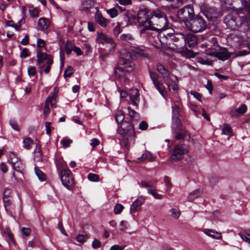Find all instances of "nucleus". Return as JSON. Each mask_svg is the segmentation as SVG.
<instances>
[{"label": "nucleus", "instance_id": "obj_1", "mask_svg": "<svg viewBox=\"0 0 250 250\" xmlns=\"http://www.w3.org/2000/svg\"><path fill=\"white\" fill-rule=\"evenodd\" d=\"M168 21L166 14L159 10H154L149 14L148 25H145L140 30L142 35L146 30L163 31L168 28Z\"/></svg>", "mask_w": 250, "mask_h": 250}, {"label": "nucleus", "instance_id": "obj_2", "mask_svg": "<svg viewBox=\"0 0 250 250\" xmlns=\"http://www.w3.org/2000/svg\"><path fill=\"white\" fill-rule=\"evenodd\" d=\"M115 119L119 125L118 131L123 135H126L127 140L135 137V133L132 125L125 121V115L122 110H118L115 114Z\"/></svg>", "mask_w": 250, "mask_h": 250}, {"label": "nucleus", "instance_id": "obj_3", "mask_svg": "<svg viewBox=\"0 0 250 250\" xmlns=\"http://www.w3.org/2000/svg\"><path fill=\"white\" fill-rule=\"evenodd\" d=\"M161 39L163 42L165 41V43L167 45L173 49L176 50L179 47L186 45L185 35L181 33L164 35Z\"/></svg>", "mask_w": 250, "mask_h": 250}, {"label": "nucleus", "instance_id": "obj_4", "mask_svg": "<svg viewBox=\"0 0 250 250\" xmlns=\"http://www.w3.org/2000/svg\"><path fill=\"white\" fill-rule=\"evenodd\" d=\"M185 25L188 30L198 33L206 30L208 24L203 17L196 15L190 20L185 21Z\"/></svg>", "mask_w": 250, "mask_h": 250}, {"label": "nucleus", "instance_id": "obj_5", "mask_svg": "<svg viewBox=\"0 0 250 250\" xmlns=\"http://www.w3.org/2000/svg\"><path fill=\"white\" fill-rule=\"evenodd\" d=\"M37 58V64H41L44 61H46V66L43 69V71L46 74L49 73L50 71L51 66L53 62L52 56L49 54L43 53L41 50H38Z\"/></svg>", "mask_w": 250, "mask_h": 250}, {"label": "nucleus", "instance_id": "obj_6", "mask_svg": "<svg viewBox=\"0 0 250 250\" xmlns=\"http://www.w3.org/2000/svg\"><path fill=\"white\" fill-rule=\"evenodd\" d=\"M172 132L176 133L178 130L181 129V122L180 118L179 108L175 105L172 107Z\"/></svg>", "mask_w": 250, "mask_h": 250}, {"label": "nucleus", "instance_id": "obj_7", "mask_svg": "<svg viewBox=\"0 0 250 250\" xmlns=\"http://www.w3.org/2000/svg\"><path fill=\"white\" fill-rule=\"evenodd\" d=\"M119 65L127 72L133 71L135 67V64L131 60V54L128 52L123 55Z\"/></svg>", "mask_w": 250, "mask_h": 250}, {"label": "nucleus", "instance_id": "obj_8", "mask_svg": "<svg viewBox=\"0 0 250 250\" xmlns=\"http://www.w3.org/2000/svg\"><path fill=\"white\" fill-rule=\"evenodd\" d=\"M60 176L62 184L67 188L70 189L74 187V180L70 170H62L60 172Z\"/></svg>", "mask_w": 250, "mask_h": 250}, {"label": "nucleus", "instance_id": "obj_9", "mask_svg": "<svg viewBox=\"0 0 250 250\" xmlns=\"http://www.w3.org/2000/svg\"><path fill=\"white\" fill-rule=\"evenodd\" d=\"M177 15L180 19L185 21L190 20L195 15L194 9L192 5H188L180 9L177 13Z\"/></svg>", "mask_w": 250, "mask_h": 250}, {"label": "nucleus", "instance_id": "obj_10", "mask_svg": "<svg viewBox=\"0 0 250 250\" xmlns=\"http://www.w3.org/2000/svg\"><path fill=\"white\" fill-rule=\"evenodd\" d=\"M8 162L14 170L22 173L24 167V165L21 160L19 159L15 153H10Z\"/></svg>", "mask_w": 250, "mask_h": 250}, {"label": "nucleus", "instance_id": "obj_11", "mask_svg": "<svg viewBox=\"0 0 250 250\" xmlns=\"http://www.w3.org/2000/svg\"><path fill=\"white\" fill-rule=\"evenodd\" d=\"M188 150L183 145H177L173 149L170 158L171 162H175L181 160L183 155L187 153Z\"/></svg>", "mask_w": 250, "mask_h": 250}, {"label": "nucleus", "instance_id": "obj_12", "mask_svg": "<svg viewBox=\"0 0 250 250\" xmlns=\"http://www.w3.org/2000/svg\"><path fill=\"white\" fill-rule=\"evenodd\" d=\"M149 9L144 6L141 7L138 12L137 21L142 27L145 25H148V19L149 16L148 15Z\"/></svg>", "mask_w": 250, "mask_h": 250}, {"label": "nucleus", "instance_id": "obj_13", "mask_svg": "<svg viewBox=\"0 0 250 250\" xmlns=\"http://www.w3.org/2000/svg\"><path fill=\"white\" fill-rule=\"evenodd\" d=\"M201 9L204 15L208 20H212L213 18H217L219 15L217 9L208 4H204L202 6Z\"/></svg>", "mask_w": 250, "mask_h": 250}, {"label": "nucleus", "instance_id": "obj_14", "mask_svg": "<svg viewBox=\"0 0 250 250\" xmlns=\"http://www.w3.org/2000/svg\"><path fill=\"white\" fill-rule=\"evenodd\" d=\"M96 41L98 43L104 44L106 43L110 44L111 47L109 49L110 51H113L115 48L116 44L113 40L111 38L107 37L103 33H97Z\"/></svg>", "mask_w": 250, "mask_h": 250}, {"label": "nucleus", "instance_id": "obj_15", "mask_svg": "<svg viewBox=\"0 0 250 250\" xmlns=\"http://www.w3.org/2000/svg\"><path fill=\"white\" fill-rule=\"evenodd\" d=\"M231 53L229 52L226 48H221L218 51L210 53L209 56L217 58L221 61H226L228 60L231 56Z\"/></svg>", "mask_w": 250, "mask_h": 250}, {"label": "nucleus", "instance_id": "obj_16", "mask_svg": "<svg viewBox=\"0 0 250 250\" xmlns=\"http://www.w3.org/2000/svg\"><path fill=\"white\" fill-rule=\"evenodd\" d=\"M125 71L120 66L115 67L114 70V75L116 79L121 82L127 83L129 82V79L125 76Z\"/></svg>", "mask_w": 250, "mask_h": 250}, {"label": "nucleus", "instance_id": "obj_17", "mask_svg": "<svg viewBox=\"0 0 250 250\" xmlns=\"http://www.w3.org/2000/svg\"><path fill=\"white\" fill-rule=\"evenodd\" d=\"M224 23L227 25L229 28L232 30L235 29L237 27L236 21V17L232 14H228L224 20Z\"/></svg>", "mask_w": 250, "mask_h": 250}, {"label": "nucleus", "instance_id": "obj_18", "mask_svg": "<svg viewBox=\"0 0 250 250\" xmlns=\"http://www.w3.org/2000/svg\"><path fill=\"white\" fill-rule=\"evenodd\" d=\"M186 44L187 43L189 47L196 46L198 43L197 37L196 35L189 33L185 35Z\"/></svg>", "mask_w": 250, "mask_h": 250}, {"label": "nucleus", "instance_id": "obj_19", "mask_svg": "<svg viewBox=\"0 0 250 250\" xmlns=\"http://www.w3.org/2000/svg\"><path fill=\"white\" fill-rule=\"evenodd\" d=\"M177 52L181 54V56L186 58H194L195 56L194 53L191 50L188 49L185 46L178 48Z\"/></svg>", "mask_w": 250, "mask_h": 250}, {"label": "nucleus", "instance_id": "obj_20", "mask_svg": "<svg viewBox=\"0 0 250 250\" xmlns=\"http://www.w3.org/2000/svg\"><path fill=\"white\" fill-rule=\"evenodd\" d=\"M129 97L132 104L137 106L139 102V92L137 89H131L129 93Z\"/></svg>", "mask_w": 250, "mask_h": 250}, {"label": "nucleus", "instance_id": "obj_21", "mask_svg": "<svg viewBox=\"0 0 250 250\" xmlns=\"http://www.w3.org/2000/svg\"><path fill=\"white\" fill-rule=\"evenodd\" d=\"M95 20L97 22L103 27H106L108 23V20L103 17L101 13H96Z\"/></svg>", "mask_w": 250, "mask_h": 250}, {"label": "nucleus", "instance_id": "obj_22", "mask_svg": "<svg viewBox=\"0 0 250 250\" xmlns=\"http://www.w3.org/2000/svg\"><path fill=\"white\" fill-rule=\"evenodd\" d=\"M50 25L49 21L44 18H41L39 20L38 26L41 30H44L48 28Z\"/></svg>", "mask_w": 250, "mask_h": 250}, {"label": "nucleus", "instance_id": "obj_23", "mask_svg": "<svg viewBox=\"0 0 250 250\" xmlns=\"http://www.w3.org/2000/svg\"><path fill=\"white\" fill-rule=\"evenodd\" d=\"M144 200V199L142 198V200L138 199L135 201L131 206L130 211L135 212L139 211L141 208V206L143 204Z\"/></svg>", "mask_w": 250, "mask_h": 250}, {"label": "nucleus", "instance_id": "obj_24", "mask_svg": "<svg viewBox=\"0 0 250 250\" xmlns=\"http://www.w3.org/2000/svg\"><path fill=\"white\" fill-rule=\"evenodd\" d=\"M241 5L239 9L245 12L247 15H250V0H243Z\"/></svg>", "mask_w": 250, "mask_h": 250}, {"label": "nucleus", "instance_id": "obj_25", "mask_svg": "<svg viewBox=\"0 0 250 250\" xmlns=\"http://www.w3.org/2000/svg\"><path fill=\"white\" fill-rule=\"evenodd\" d=\"M58 91L52 94L51 95L49 96L45 100V103L47 104H50L52 107H56V103L57 102V93Z\"/></svg>", "mask_w": 250, "mask_h": 250}, {"label": "nucleus", "instance_id": "obj_26", "mask_svg": "<svg viewBox=\"0 0 250 250\" xmlns=\"http://www.w3.org/2000/svg\"><path fill=\"white\" fill-rule=\"evenodd\" d=\"M204 232L207 235L213 239H219L222 238V234L220 232H217L212 229H206L204 230Z\"/></svg>", "mask_w": 250, "mask_h": 250}, {"label": "nucleus", "instance_id": "obj_27", "mask_svg": "<svg viewBox=\"0 0 250 250\" xmlns=\"http://www.w3.org/2000/svg\"><path fill=\"white\" fill-rule=\"evenodd\" d=\"M157 70L164 77H167L170 75L169 71L166 69L165 66L161 63H157L156 65Z\"/></svg>", "mask_w": 250, "mask_h": 250}, {"label": "nucleus", "instance_id": "obj_28", "mask_svg": "<svg viewBox=\"0 0 250 250\" xmlns=\"http://www.w3.org/2000/svg\"><path fill=\"white\" fill-rule=\"evenodd\" d=\"M202 191L200 189H198L193 191L189 194L188 199L190 202L193 201L195 199L200 197L202 194Z\"/></svg>", "mask_w": 250, "mask_h": 250}, {"label": "nucleus", "instance_id": "obj_29", "mask_svg": "<svg viewBox=\"0 0 250 250\" xmlns=\"http://www.w3.org/2000/svg\"><path fill=\"white\" fill-rule=\"evenodd\" d=\"M130 50L132 51L135 54H138L140 56L146 58L147 57V54L143 50L136 46H131Z\"/></svg>", "mask_w": 250, "mask_h": 250}, {"label": "nucleus", "instance_id": "obj_30", "mask_svg": "<svg viewBox=\"0 0 250 250\" xmlns=\"http://www.w3.org/2000/svg\"><path fill=\"white\" fill-rule=\"evenodd\" d=\"M33 144V141L30 137H27L23 140V147L27 150L31 149Z\"/></svg>", "mask_w": 250, "mask_h": 250}, {"label": "nucleus", "instance_id": "obj_31", "mask_svg": "<svg viewBox=\"0 0 250 250\" xmlns=\"http://www.w3.org/2000/svg\"><path fill=\"white\" fill-rule=\"evenodd\" d=\"M56 166L59 172H62V170H67L68 169H65L66 164L64 162L61 160H57L56 162Z\"/></svg>", "mask_w": 250, "mask_h": 250}, {"label": "nucleus", "instance_id": "obj_32", "mask_svg": "<svg viewBox=\"0 0 250 250\" xmlns=\"http://www.w3.org/2000/svg\"><path fill=\"white\" fill-rule=\"evenodd\" d=\"M152 159V155L151 154L148 152L146 151L144 154H142L141 157L138 158V160L141 161H151Z\"/></svg>", "mask_w": 250, "mask_h": 250}, {"label": "nucleus", "instance_id": "obj_33", "mask_svg": "<svg viewBox=\"0 0 250 250\" xmlns=\"http://www.w3.org/2000/svg\"><path fill=\"white\" fill-rule=\"evenodd\" d=\"M223 134L228 136L232 134V128L227 124H224L222 129Z\"/></svg>", "mask_w": 250, "mask_h": 250}, {"label": "nucleus", "instance_id": "obj_34", "mask_svg": "<svg viewBox=\"0 0 250 250\" xmlns=\"http://www.w3.org/2000/svg\"><path fill=\"white\" fill-rule=\"evenodd\" d=\"M148 192L151 194L155 198L161 199L162 198V195L158 193L155 188H149L148 189Z\"/></svg>", "mask_w": 250, "mask_h": 250}, {"label": "nucleus", "instance_id": "obj_35", "mask_svg": "<svg viewBox=\"0 0 250 250\" xmlns=\"http://www.w3.org/2000/svg\"><path fill=\"white\" fill-rule=\"evenodd\" d=\"M173 134H174L172 132ZM187 132L186 131H182V129L180 130H178L175 134V138L176 139L180 140L181 139H183L186 137V135L187 134Z\"/></svg>", "mask_w": 250, "mask_h": 250}, {"label": "nucleus", "instance_id": "obj_36", "mask_svg": "<svg viewBox=\"0 0 250 250\" xmlns=\"http://www.w3.org/2000/svg\"><path fill=\"white\" fill-rule=\"evenodd\" d=\"M4 233L6 234L9 237V239L11 240V242L14 244L16 245V241L14 239V236L11 231V230L9 228V227H6L5 230L4 231Z\"/></svg>", "mask_w": 250, "mask_h": 250}, {"label": "nucleus", "instance_id": "obj_37", "mask_svg": "<svg viewBox=\"0 0 250 250\" xmlns=\"http://www.w3.org/2000/svg\"><path fill=\"white\" fill-rule=\"evenodd\" d=\"M128 115L130 117L131 120H134L136 117L139 116V114L134 110L131 108L130 107H127Z\"/></svg>", "mask_w": 250, "mask_h": 250}, {"label": "nucleus", "instance_id": "obj_38", "mask_svg": "<svg viewBox=\"0 0 250 250\" xmlns=\"http://www.w3.org/2000/svg\"><path fill=\"white\" fill-rule=\"evenodd\" d=\"M120 39L123 41L129 42L134 40L133 37L130 34H123L121 35Z\"/></svg>", "mask_w": 250, "mask_h": 250}, {"label": "nucleus", "instance_id": "obj_39", "mask_svg": "<svg viewBox=\"0 0 250 250\" xmlns=\"http://www.w3.org/2000/svg\"><path fill=\"white\" fill-rule=\"evenodd\" d=\"M35 172L38 178L42 181H43L45 179V174L38 167L35 168Z\"/></svg>", "mask_w": 250, "mask_h": 250}, {"label": "nucleus", "instance_id": "obj_40", "mask_svg": "<svg viewBox=\"0 0 250 250\" xmlns=\"http://www.w3.org/2000/svg\"><path fill=\"white\" fill-rule=\"evenodd\" d=\"M74 46L70 41H67L66 42L65 50L67 54H69L71 53Z\"/></svg>", "mask_w": 250, "mask_h": 250}, {"label": "nucleus", "instance_id": "obj_41", "mask_svg": "<svg viewBox=\"0 0 250 250\" xmlns=\"http://www.w3.org/2000/svg\"><path fill=\"white\" fill-rule=\"evenodd\" d=\"M29 12L30 15L33 18H37L39 16V10L37 8H30Z\"/></svg>", "mask_w": 250, "mask_h": 250}, {"label": "nucleus", "instance_id": "obj_42", "mask_svg": "<svg viewBox=\"0 0 250 250\" xmlns=\"http://www.w3.org/2000/svg\"><path fill=\"white\" fill-rule=\"evenodd\" d=\"M72 143V140L71 139L64 138L61 141V144L63 146V147L66 148L68 147L70 144Z\"/></svg>", "mask_w": 250, "mask_h": 250}, {"label": "nucleus", "instance_id": "obj_43", "mask_svg": "<svg viewBox=\"0 0 250 250\" xmlns=\"http://www.w3.org/2000/svg\"><path fill=\"white\" fill-rule=\"evenodd\" d=\"M107 13L112 18L117 17L118 15V11L116 8H112L107 10Z\"/></svg>", "mask_w": 250, "mask_h": 250}, {"label": "nucleus", "instance_id": "obj_44", "mask_svg": "<svg viewBox=\"0 0 250 250\" xmlns=\"http://www.w3.org/2000/svg\"><path fill=\"white\" fill-rule=\"evenodd\" d=\"M88 179L92 182H98L99 181V176L94 173H90L87 176Z\"/></svg>", "mask_w": 250, "mask_h": 250}, {"label": "nucleus", "instance_id": "obj_45", "mask_svg": "<svg viewBox=\"0 0 250 250\" xmlns=\"http://www.w3.org/2000/svg\"><path fill=\"white\" fill-rule=\"evenodd\" d=\"M155 87L159 91V92L162 95H164V89L163 86V84H162L159 81L157 82L156 83H153Z\"/></svg>", "mask_w": 250, "mask_h": 250}, {"label": "nucleus", "instance_id": "obj_46", "mask_svg": "<svg viewBox=\"0 0 250 250\" xmlns=\"http://www.w3.org/2000/svg\"><path fill=\"white\" fill-rule=\"evenodd\" d=\"M247 109V107L246 105L245 104H242L241 105L240 107L236 109L235 111L238 114H243L246 112Z\"/></svg>", "mask_w": 250, "mask_h": 250}, {"label": "nucleus", "instance_id": "obj_47", "mask_svg": "<svg viewBox=\"0 0 250 250\" xmlns=\"http://www.w3.org/2000/svg\"><path fill=\"white\" fill-rule=\"evenodd\" d=\"M3 203L5 208L6 210H8L9 208V207L12 204V201L11 200L10 197V198H3Z\"/></svg>", "mask_w": 250, "mask_h": 250}, {"label": "nucleus", "instance_id": "obj_48", "mask_svg": "<svg viewBox=\"0 0 250 250\" xmlns=\"http://www.w3.org/2000/svg\"><path fill=\"white\" fill-rule=\"evenodd\" d=\"M149 74L153 83H156L157 82L159 81L158 80V75L156 73L153 72L149 69Z\"/></svg>", "mask_w": 250, "mask_h": 250}, {"label": "nucleus", "instance_id": "obj_49", "mask_svg": "<svg viewBox=\"0 0 250 250\" xmlns=\"http://www.w3.org/2000/svg\"><path fill=\"white\" fill-rule=\"evenodd\" d=\"M124 208V206L120 204H117L115 205L114 209V213L116 214H120L123 210Z\"/></svg>", "mask_w": 250, "mask_h": 250}, {"label": "nucleus", "instance_id": "obj_50", "mask_svg": "<svg viewBox=\"0 0 250 250\" xmlns=\"http://www.w3.org/2000/svg\"><path fill=\"white\" fill-rule=\"evenodd\" d=\"M73 68L71 66H68L64 73V77L66 78L70 77L73 73Z\"/></svg>", "mask_w": 250, "mask_h": 250}, {"label": "nucleus", "instance_id": "obj_51", "mask_svg": "<svg viewBox=\"0 0 250 250\" xmlns=\"http://www.w3.org/2000/svg\"><path fill=\"white\" fill-rule=\"evenodd\" d=\"M21 231L22 234L26 237L28 236L31 232V230L30 228L25 227H23L21 229Z\"/></svg>", "mask_w": 250, "mask_h": 250}, {"label": "nucleus", "instance_id": "obj_52", "mask_svg": "<svg viewBox=\"0 0 250 250\" xmlns=\"http://www.w3.org/2000/svg\"><path fill=\"white\" fill-rule=\"evenodd\" d=\"M139 128L141 130H146L148 128V124L145 121H142L139 124Z\"/></svg>", "mask_w": 250, "mask_h": 250}, {"label": "nucleus", "instance_id": "obj_53", "mask_svg": "<svg viewBox=\"0 0 250 250\" xmlns=\"http://www.w3.org/2000/svg\"><path fill=\"white\" fill-rule=\"evenodd\" d=\"M20 56L21 58H26L29 56L30 53L29 52V50L26 48H23L21 51Z\"/></svg>", "mask_w": 250, "mask_h": 250}, {"label": "nucleus", "instance_id": "obj_54", "mask_svg": "<svg viewBox=\"0 0 250 250\" xmlns=\"http://www.w3.org/2000/svg\"><path fill=\"white\" fill-rule=\"evenodd\" d=\"M87 237L85 235L79 234L77 236V240L80 243H83L87 239Z\"/></svg>", "mask_w": 250, "mask_h": 250}, {"label": "nucleus", "instance_id": "obj_55", "mask_svg": "<svg viewBox=\"0 0 250 250\" xmlns=\"http://www.w3.org/2000/svg\"><path fill=\"white\" fill-rule=\"evenodd\" d=\"M11 181L13 184H16L22 181L21 179H18L16 175L15 172L13 171L12 173Z\"/></svg>", "mask_w": 250, "mask_h": 250}, {"label": "nucleus", "instance_id": "obj_56", "mask_svg": "<svg viewBox=\"0 0 250 250\" xmlns=\"http://www.w3.org/2000/svg\"><path fill=\"white\" fill-rule=\"evenodd\" d=\"M190 94L193 95L196 99L201 102L202 95L195 91H191L190 92Z\"/></svg>", "mask_w": 250, "mask_h": 250}, {"label": "nucleus", "instance_id": "obj_57", "mask_svg": "<svg viewBox=\"0 0 250 250\" xmlns=\"http://www.w3.org/2000/svg\"><path fill=\"white\" fill-rule=\"evenodd\" d=\"M198 62L202 64H206L208 65H211L212 62L208 60H204L203 58H200L198 59Z\"/></svg>", "mask_w": 250, "mask_h": 250}, {"label": "nucleus", "instance_id": "obj_58", "mask_svg": "<svg viewBox=\"0 0 250 250\" xmlns=\"http://www.w3.org/2000/svg\"><path fill=\"white\" fill-rule=\"evenodd\" d=\"M170 212H171V215L175 218L177 219L180 216L179 212L177 211V210L175 208L171 209Z\"/></svg>", "mask_w": 250, "mask_h": 250}, {"label": "nucleus", "instance_id": "obj_59", "mask_svg": "<svg viewBox=\"0 0 250 250\" xmlns=\"http://www.w3.org/2000/svg\"><path fill=\"white\" fill-rule=\"evenodd\" d=\"M120 26L121 24L118 22L113 30L115 35L118 36L121 32L122 30Z\"/></svg>", "mask_w": 250, "mask_h": 250}, {"label": "nucleus", "instance_id": "obj_60", "mask_svg": "<svg viewBox=\"0 0 250 250\" xmlns=\"http://www.w3.org/2000/svg\"><path fill=\"white\" fill-rule=\"evenodd\" d=\"M210 184L212 186L215 185L218 182V178L216 176H212L209 179Z\"/></svg>", "mask_w": 250, "mask_h": 250}, {"label": "nucleus", "instance_id": "obj_61", "mask_svg": "<svg viewBox=\"0 0 250 250\" xmlns=\"http://www.w3.org/2000/svg\"><path fill=\"white\" fill-rule=\"evenodd\" d=\"M11 194V190L9 188H6L3 193V198H10Z\"/></svg>", "mask_w": 250, "mask_h": 250}, {"label": "nucleus", "instance_id": "obj_62", "mask_svg": "<svg viewBox=\"0 0 250 250\" xmlns=\"http://www.w3.org/2000/svg\"><path fill=\"white\" fill-rule=\"evenodd\" d=\"M164 181L166 183V185L167 188H170L172 187V184L170 182V179L167 176H165L164 177Z\"/></svg>", "mask_w": 250, "mask_h": 250}, {"label": "nucleus", "instance_id": "obj_63", "mask_svg": "<svg viewBox=\"0 0 250 250\" xmlns=\"http://www.w3.org/2000/svg\"><path fill=\"white\" fill-rule=\"evenodd\" d=\"M101 246V242L97 239H95L92 242V247L94 249H98Z\"/></svg>", "mask_w": 250, "mask_h": 250}, {"label": "nucleus", "instance_id": "obj_64", "mask_svg": "<svg viewBox=\"0 0 250 250\" xmlns=\"http://www.w3.org/2000/svg\"><path fill=\"white\" fill-rule=\"evenodd\" d=\"M125 249V246H120L118 245H115L112 246L110 250H123Z\"/></svg>", "mask_w": 250, "mask_h": 250}]
</instances>
